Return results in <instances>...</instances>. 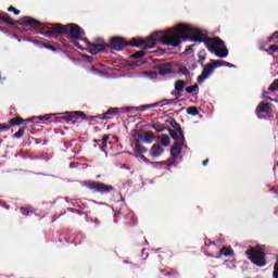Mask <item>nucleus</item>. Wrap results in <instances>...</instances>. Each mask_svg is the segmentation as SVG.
<instances>
[{
	"mask_svg": "<svg viewBox=\"0 0 278 278\" xmlns=\"http://www.w3.org/2000/svg\"><path fill=\"white\" fill-rule=\"evenodd\" d=\"M182 25L184 24L178 25L175 29L157 30L152 33L150 37L142 40L144 45L143 49L146 51L147 49H155V42H157V40L159 42H162V45H165V47H173L174 49H177L182 41Z\"/></svg>",
	"mask_w": 278,
	"mask_h": 278,
	"instance_id": "f257e3e1",
	"label": "nucleus"
},
{
	"mask_svg": "<svg viewBox=\"0 0 278 278\" xmlns=\"http://www.w3.org/2000/svg\"><path fill=\"white\" fill-rule=\"evenodd\" d=\"M182 40H190L192 42H203L210 53H215V51L225 45V41L220 38H208L203 35V31L199 28H192L190 25L182 24Z\"/></svg>",
	"mask_w": 278,
	"mask_h": 278,
	"instance_id": "f03ea898",
	"label": "nucleus"
},
{
	"mask_svg": "<svg viewBox=\"0 0 278 278\" xmlns=\"http://www.w3.org/2000/svg\"><path fill=\"white\" fill-rule=\"evenodd\" d=\"M48 38H59L60 36H67L68 40H81L85 30L77 24H54V27L49 28L45 33H41Z\"/></svg>",
	"mask_w": 278,
	"mask_h": 278,
	"instance_id": "7ed1b4c3",
	"label": "nucleus"
},
{
	"mask_svg": "<svg viewBox=\"0 0 278 278\" xmlns=\"http://www.w3.org/2000/svg\"><path fill=\"white\" fill-rule=\"evenodd\" d=\"M132 138L135 140V150L140 154L148 153L149 151L142 146V142H146V144H153V142H155V135L151 131H144L143 129L135 130Z\"/></svg>",
	"mask_w": 278,
	"mask_h": 278,
	"instance_id": "20e7f679",
	"label": "nucleus"
},
{
	"mask_svg": "<svg viewBox=\"0 0 278 278\" xmlns=\"http://www.w3.org/2000/svg\"><path fill=\"white\" fill-rule=\"evenodd\" d=\"M0 20L3 21V23H7V25H11L12 27H16V25H22V27H33V29H38V27L42 26V23H40V21L31 16H23L14 22L8 13L0 12Z\"/></svg>",
	"mask_w": 278,
	"mask_h": 278,
	"instance_id": "39448f33",
	"label": "nucleus"
},
{
	"mask_svg": "<svg viewBox=\"0 0 278 278\" xmlns=\"http://www.w3.org/2000/svg\"><path fill=\"white\" fill-rule=\"evenodd\" d=\"M245 255L254 266H257L258 268H264V266H266V252L264 249L257 247L250 248L245 251Z\"/></svg>",
	"mask_w": 278,
	"mask_h": 278,
	"instance_id": "423d86ee",
	"label": "nucleus"
},
{
	"mask_svg": "<svg viewBox=\"0 0 278 278\" xmlns=\"http://www.w3.org/2000/svg\"><path fill=\"white\" fill-rule=\"evenodd\" d=\"M83 186L92 192H100V194H110V192H115L116 188L111 185H106L103 182L94 181V180H85Z\"/></svg>",
	"mask_w": 278,
	"mask_h": 278,
	"instance_id": "0eeeda50",
	"label": "nucleus"
},
{
	"mask_svg": "<svg viewBox=\"0 0 278 278\" xmlns=\"http://www.w3.org/2000/svg\"><path fill=\"white\" fill-rule=\"evenodd\" d=\"M89 53L91 55H99V53H110L108 43L103 39H99L98 43L88 42Z\"/></svg>",
	"mask_w": 278,
	"mask_h": 278,
	"instance_id": "6e6552de",
	"label": "nucleus"
},
{
	"mask_svg": "<svg viewBox=\"0 0 278 278\" xmlns=\"http://www.w3.org/2000/svg\"><path fill=\"white\" fill-rule=\"evenodd\" d=\"M108 48L109 51H123V49H125V47H127V40H125V38L123 37H111L109 40Z\"/></svg>",
	"mask_w": 278,
	"mask_h": 278,
	"instance_id": "1a4fd4ad",
	"label": "nucleus"
},
{
	"mask_svg": "<svg viewBox=\"0 0 278 278\" xmlns=\"http://www.w3.org/2000/svg\"><path fill=\"white\" fill-rule=\"evenodd\" d=\"M79 118H86V113L84 111L66 112L65 115L61 117V121L77 125V121H79Z\"/></svg>",
	"mask_w": 278,
	"mask_h": 278,
	"instance_id": "9d476101",
	"label": "nucleus"
},
{
	"mask_svg": "<svg viewBox=\"0 0 278 278\" xmlns=\"http://www.w3.org/2000/svg\"><path fill=\"white\" fill-rule=\"evenodd\" d=\"M202 66H203L202 75L198 76V84H203L205 79H208V77L214 73V70L216 68L214 60H211L210 63Z\"/></svg>",
	"mask_w": 278,
	"mask_h": 278,
	"instance_id": "9b49d317",
	"label": "nucleus"
},
{
	"mask_svg": "<svg viewBox=\"0 0 278 278\" xmlns=\"http://www.w3.org/2000/svg\"><path fill=\"white\" fill-rule=\"evenodd\" d=\"M121 112L119 108H111L109 110H106V112H104L103 114L97 115V118H99L100 121H110V116H116V114H118Z\"/></svg>",
	"mask_w": 278,
	"mask_h": 278,
	"instance_id": "f8f14e48",
	"label": "nucleus"
},
{
	"mask_svg": "<svg viewBox=\"0 0 278 278\" xmlns=\"http://www.w3.org/2000/svg\"><path fill=\"white\" fill-rule=\"evenodd\" d=\"M164 153V149L162 144L154 143L150 150V157L156 159L160 157Z\"/></svg>",
	"mask_w": 278,
	"mask_h": 278,
	"instance_id": "ddd939ff",
	"label": "nucleus"
},
{
	"mask_svg": "<svg viewBox=\"0 0 278 278\" xmlns=\"http://www.w3.org/2000/svg\"><path fill=\"white\" fill-rule=\"evenodd\" d=\"M108 140H110V135H104L102 139H93V142H100L98 148L103 153H108Z\"/></svg>",
	"mask_w": 278,
	"mask_h": 278,
	"instance_id": "4468645a",
	"label": "nucleus"
},
{
	"mask_svg": "<svg viewBox=\"0 0 278 278\" xmlns=\"http://www.w3.org/2000/svg\"><path fill=\"white\" fill-rule=\"evenodd\" d=\"M169 125L170 127H173V129H175V131H177V134H179L182 141L186 140V137L184 136V130L181 129V125L177 123L175 118L169 121Z\"/></svg>",
	"mask_w": 278,
	"mask_h": 278,
	"instance_id": "2eb2a0df",
	"label": "nucleus"
},
{
	"mask_svg": "<svg viewBox=\"0 0 278 278\" xmlns=\"http://www.w3.org/2000/svg\"><path fill=\"white\" fill-rule=\"evenodd\" d=\"M270 112V104L269 103H260L255 110V114H268Z\"/></svg>",
	"mask_w": 278,
	"mask_h": 278,
	"instance_id": "dca6fc26",
	"label": "nucleus"
},
{
	"mask_svg": "<svg viewBox=\"0 0 278 278\" xmlns=\"http://www.w3.org/2000/svg\"><path fill=\"white\" fill-rule=\"evenodd\" d=\"M156 71H157L159 75H169V73H173L170 65H168V64L157 65Z\"/></svg>",
	"mask_w": 278,
	"mask_h": 278,
	"instance_id": "f3484780",
	"label": "nucleus"
},
{
	"mask_svg": "<svg viewBox=\"0 0 278 278\" xmlns=\"http://www.w3.org/2000/svg\"><path fill=\"white\" fill-rule=\"evenodd\" d=\"M51 118H53V114H46V115H39V116H34L30 118H27V122H31V123H38V121H51Z\"/></svg>",
	"mask_w": 278,
	"mask_h": 278,
	"instance_id": "a211bd4d",
	"label": "nucleus"
},
{
	"mask_svg": "<svg viewBox=\"0 0 278 278\" xmlns=\"http://www.w3.org/2000/svg\"><path fill=\"white\" fill-rule=\"evenodd\" d=\"M207 58V52L205 51V49H202L198 52V64H200V66H205V60Z\"/></svg>",
	"mask_w": 278,
	"mask_h": 278,
	"instance_id": "6ab92c4d",
	"label": "nucleus"
},
{
	"mask_svg": "<svg viewBox=\"0 0 278 278\" xmlns=\"http://www.w3.org/2000/svg\"><path fill=\"white\" fill-rule=\"evenodd\" d=\"M179 153H181V148H179V142L175 141L170 149V155L177 160V157H179Z\"/></svg>",
	"mask_w": 278,
	"mask_h": 278,
	"instance_id": "aec40b11",
	"label": "nucleus"
},
{
	"mask_svg": "<svg viewBox=\"0 0 278 278\" xmlns=\"http://www.w3.org/2000/svg\"><path fill=\"white\" fill-rule=\"evenodd\" d=\"M23 123H28L27 119H24L23 117L21 116H17V117H13L9 121V125L10 127H14L16 125H23Z\"/></svg>",
	"mask_w": 278,
	"mask_h": 278,
	"instance_id": "412c9836",
	"label": "nucleus"
},
{
	"mask_svg": "<svg viewBox=\"0 0 278 278\" xmlns=\"http://www.w3.org/2000/svg\"><path fill=\"white\" fill-rule=\"evenodd\" d=\"M215 64V68H220V66H228V68H235L236 65L227 62V61H220V60H213Z\"/></svg>",
	"mask_w": 278,
	"mask_h": 278,
	"instance_id": "4be33fe9",
	"label": "nucleus"
},
{
	"mask_svg": "<svg viewBox=\"0 0 278 278\" xmlns=\"http://www.w3.org/2000/svg\"><path fill=\"white\" fill-rule=\"evenodd\" d=\"M186 86H188V83L185 80H176L174 84V88L178 92H184V89L186 88Z\"/></svg>",
	"mask_w": 278,
	"mask_h": 278,
	"instance_id": "5701e85b",
	"label": "nucleus"
},
{
	"mask_svg": "<svg viewBox=\"0 0 278 278\" xmlns=\"http://www.w3.org/2000/svg\"><path fill=\"white\" fill-rule=\"evenodd\" d=\"M214 54L216 55V58H227V55H229V50L227 48H219L214 52Z\"/></svg>",
	"mask_w": 278,
	"mask_h": 278,
	"instance_id": "b1692460",
	"label": "nucleus"
},
{
	"mask_svg": "<svg viewBox=\"0 0 278 278\" xmlns=\"http://www.w3.org/2000/svg\"><path fill=\"white\" fill-rule=\"evenodd\" d=\"M144 45V41L132 38L130 41H127V47H142Z\"/></svg>",
	"mask_w": 278,
	"mask_h": 278,
	"instance_id": "393cba45",
	"label": "nucleus"
},
{
	"mask_svg": "<svg viewBox=\"0 0 278 278\" xmlns=\"http://www.w3.org/2000/svg\"><path fill=\"white\" fill-rule=\"evenodd\" d=\"M144 55H147V50H141V51H137L134 54H130V59L131 60H140V58H144Z\"/></svg>",
	"mask_w": 278,
	"mask_h": 278,
	"instance_id": "a878e982",
	"label": "nucleus"
},
{
	"mask_svg": "<svg viewBox=\"0 0 278 278\" xmlns=\"http://www.w3.org/2000/svg\"><path fill=\"white\" fill-rule=\"evenodd\" d=\"M161 147H168L170 144V137L168 135H161Z\"/></svg>",
	"mask_w": 278,
	"mask_h": 278,
	"instance_id": "bb28decb",
	"label": "nucleus"
},
{
	"mask_svg": "<svg viewBox=\"0 0 278 278\" xmlns=\"http://www.w3.org/2000/svg\"><path fill=\"white\" fill-rule=\"evenodd\" d=\"M187 114H189V116H199V109L197 106H189Z\"/></svg>",
	"mask_w": 278,
	"mask_h": 278,
	"instance_id": "cd10ccee",
	"label": "nucleus"
},
{
	"mask_svg": "<svg viewBox=\"0 0 278 278\" xmlns=\"http://www.w3.org/2000/svg\"><path fill=\"white\" fill-rule=\"evenodd\" d=\"M20 211L23 214V216H31V214H34L35 212L31 207H21Z\"/></svg>",
	"mask_w": 278,
	"mask_h": 278,
	"instance_id": "c85d7f7f",
	"label": "nucleus"
},
{
	"mask_svg": "<svg viewBox=\"0 0 278 278\" xmlns=\"http://www.w3.org/2000/svg\"><path fill=\"white\" fill-rule=\"evenodd\" d=\"M178 75H185V77H190V71L186 66H180L178 68Z\"/></svg>",
	"mask_w": 278,
	"mask_h": 278,
	"instance_id": "c756f323",
	"label": "nucleus"
},
{
	"mask_svg": "<svg viewBox=\"0 0 278 278\" xmlns=\"http://www.w3.org/2000/svg\"><path fill=\"white\" fill-rule=\"evenodd\" d=\"M157 105H160V102H155V103H152V104L140 105L139 110H140V112H144L147 110H150V108H157Z\"/></svg>",
	"mask_w": 278,
	"mask_h": 278,
	"instance_id": "7c9ffc66",
	"label": "nucleus"
},
{
	"mask_svg": "<svg viewBox=\"0 0 278 278\" xmlns=\"http://www.w3.org/2000/svg\"><path fill=\"white\" fill-rule=\"evenodd\" d=\"M220 255H224V257H229L231 256V249H228L227 247H223L219 250Z\"/></svg>",
	"mask_w": 278,
	"mask_h": 278,
	"instance_id": "2f4dec72",
	"label": "nucleus"
},
{
	"mask_svg": "<svg viewBox=\"0 0 278 278\" xmlns=\"http://www.w3.org/2000/svg\"><path fill=\"white\" fill-rule=\"evenodd\" d=\"M152 128L155 129V131L159 134H162V131L166 129V127H164L162 124H152Z\"/></svg>",
	"mask_w": 278,
	"mask_h": 278,
	"instance_id": "473e14b6",
	"label": "nucleus"
},
{
	"mask_svg": "<svg viewBox=\"0 0 278 278\" xmlns=\"http://www.w3.org/2000/svg\"><path fill=\"white\" fill-rule=\"evenodd\" d=\"M268 90L270 92H277L278 91V79H275L273 84L268 87Z\"/></svg>",
	"mask_w": 278,
	"mask_h": 278,
	"instance_id": "72a5a7b5",
	"label": "nucleus"
},
{
	"mask_svg": "<svg viewBox=\"0 0 278 278\" xmlns=\"http://www.w3.org/2000/svg\"><path fill=\"white\" fill-rule=\"evenodd\" d=\"M23 136H25V127L20 128L18 131L13 135V138H16L18 140Z\"/></svg>",
	"mask_w": 278,
	"mask_h": 278,
	"instance_id": "f704fd0d",
	"label": "nucleus"
},
{
	"mask_svg": "<svg viewBox=\"0 0 278 278\" xmlns=\"http://www.w3.org/2000/svg\"><path fill=\"white\" fill-rule=\"evenodd\" d=\"M195 90H199V85L197 84L186 88V92H188V94H192V92H194Z\"/></svg>",
	"mask_w": 278,
	"mask_h": 278,
	"instance_id": "c9c22d12",
	"label": "nucleus"
},
{
	"mask_svg": "<svg viewBox=\"0 0 278 278\" xmlns=\"http://www.w3.org/2000/svg\"><path fill=\"white\" fill-rule=\"evenodd\" d=\"M126 112H130V114H134V112H140V106H128L125 109Z\"/></svg>",
	"mask_w": 278,
	"mask_h": 278,
	"instance_id": "e433bc0d",
	"label": "nucleus"
},
{
	"mask_svg": "<svg viewBox=\"0 0 278 278\" xmlns=\"http://www.w3.org/2000/svg\"><path fill=\"white\" fill-rule=\"evenodd\" d=\"M42 47H45V49H49V51H58V48H55V46H51V43L43 42Z\"/></svg>",
	"mask_w": 278,
	"mask_h": 278,
	"instance_id": "4c0bfd02",
	"label": "nucleus"
},
{
	"mask_svg": "<svg viewBox=\"0 0 278 278\" xmlns=\"http://www.w3.org/2000/svg\"><path fill=\"white\" fill-rule=\"evenodd\" d=\"M169 136L173 138V140H178L179 139V134L173 129H168Z\"/></svg>",
	"mask_w": 278,
	"mask_h": 278,
	"instance_id": "58836bf2",
	"label": "nucleus"
},
{
	"mask_svg": "<svg viewBox=\"0 0 278 278\" xmlns=\"http://www.w3.org/2000/svg\"><path fill=\"white\" fill-rule=\"evenodd\" d=\"M172 97H176V101L178 99H181V97H184V94H181V91H177V89H175L174 91H172Z\"/></svg>",
	"mask_w": 278,
	"mask_h": 278,
	"instance_id": "ea45409f",
	"label": "nucleus"
},
{
	"mask_svg": "<svg viewBox=\"0 0 278 278\" xmlns=\"http://www.w3.org/2000/svg\"><path fill=\"white\" fill-rule=\"evenodd\" d=\"M8 12H13L15 14V16H18V14H21V10H17L13 5L8 8Z\"/></svg>",
	"mask_w": 278,
	"mask_h": 278,
	"instance_id": "a19ab883",
	"label": "nucleus"
},
{
	"mask_svg": "<svg viewBox=\"0 0 278 278\" xmlns=\"http://www.w3.org/2000/svg\"><path fill=\"white\" fill-rule=\"evenodd\" d=\"M175 162H177V159L172 156V159L165 161V165L166 166H173V164H175Z\"/></svg>",
	"mask_w": 278,
	"mask_h": 278,
	"instance_id": "79ce46f5",
	"label": "nucleus"
},
{
	"mask_svg": "<svg viewBox=\"0 0 278 278\" xmlns=\"http://www.w3.org/2000/svg\"><path fill=\"white\" fill-rule=\"evenodd\" d=\"M268 51H273V53H278V45L269 46Z\"/></svg>",
	"mask_w": 278,
	"mask_h": 278,
	"instance_id": "37998d69",
	"label": "nucleus"
},
{
	"mask_svg": "<svg viewBox=\"0 0 278 278\" xmlns=\"http://www.w3.org/2000/svg\"><path fill=\"white\" fill-rule=\"evenodd\" d=\"M128 216L129 218H131L132 222H126V225H130L131 227H134V225H136V220H134V214L129 213Z\"/></svg>",
	"mask_w": 278,
	"mask_h": 278,
	"instance_id": "c03bdc74",
	"label": "nucleus"
},
{
	"mask_svg": "<svg viewBox=\"0 0 278 278\" xmlns=\"http://www.w3.org/2000/svg\"><path fill=\"white\" fill-rule=\"evenodd\" d=\"M94 118H99V117H97V115L87 117V115H86V118H81V121H89V123H92V121H94Z\"/></svg>",
	"mask_w": 278,
	"mask_h": 278,
	"instance_id": "a18cd8bd",
	"label": "nucleus"
},
{
	"mask_svg": "<svg viewBox=\"0 0 278 278\" xmlns=\"http://www.w3.org/2000/svg\"><path fill=\"white\" fill-rule=\"evenodd\" d=\"M10 124L8 125V124H0V129H3V130H5V131H8L9 129H10Z\"/></svg>",
	"mask_w": 278,
	"mask_h": 278,
	"instance_id": "49530a36",
	"label": "nucleus"
},
{
	"mask_svg": "<svg viewBox=\"0 0 278 278\" xmlns=\"http://www.w3.org/2000/svg\"><path fill=\"white\" fill-rule=\"evenodd\" d=\"M118 216H123V210H119L115 213V223H116V218H118Z\"/></svg>",
	"mask_w": 278,
	"mask_h": 278,
	"instance_id": "de8ad7c7",
	"label": "nucleus"
},
{
	"mask_svg": "<svg viewBox=\"0 0 278 278\" xmlns=\"http://www.w3.org/2000/svg\"><path fill=\"white\" fill-rule=\"evenodd\" d=\"M74 46H75L77 49H80V50L84 49V48H81V43H79L78 41H74Z\"/></svg>",
	"mask_w": 278,
	"mask_h": 278,
	"instance_id": "09e8293b",
	"label": "nucleus"
},
{
	"mask_svg": "<svg viewBox=\"0 0 278 278\" xmlns=\"http://www.w3.org/2000/svg\"><path fill=\"white\" fill-rule=\"evenodd\" d=\"M194 48V45H190L186 48V53H188V51H192V49Z\"/></svg>",
	"mask_w": 278,
	"mask_h": 278,
	"instance_id": "8fccbe9b",
	"label": "nucleus"
},
{
	"mask_svg": "<svg viewBox=\"0 0 278 278\" xmlns=\"http://www.w3.org/2000/svg\"><path fill=\"white\" fill-rule=\"evenodd\" d=\"M159 257H161V260H165L166 258V252H161L159 254Z\"/></svg>",
	"mask_w": 278,
	"mask_h": 278,
	"instance_id": "3c124183",
	"label": "nucleus"
},
{
	"mask_svg": "<svg viewBox=\"0 0 278 278\" xmlns=\"http://www.w3.org/2000/svg\"><path fill=\"white\" fill-rule=\"evenodd\" d=\"M264 99H267L268 101H273V98L270 96H266V91L263 92Z\"/></svg>",
	"mask_w": 278,
	"mask_h": 278,
	"instance_id": "603ef678",
	"label": "nucleus"
},
{
	"mask_svg": "<svg viewBox=\"0 0 278 278\" xmlns=\"http://www.w3.org/2000/svg\"><path fill=\"white\" fill-rule=\"evenodd\" d=\"M207 242H208V244H213V247H216V244L214 242H212L207 239H205V241H204L205 247H207Z\"/></svg>",
	"mask_w": 278,
	"mask_h": 278,
	"instance_id": "864d4df0",
	"label": "nucleus"
},
{
	"mask_svg": "<svg viewBox=\"0 0 278 278\" xmlns=\"http://www.w3.org/2000/svg\"><path fill=\"white\" fill-rule=\"evenodd\" d=\"M166 103H177V99L164 100Z\"/></svg>",
	"mask_w": 278,
	"mask_h": 278,
	"instance_id": "5fc2aeb1",
	"label": "nucleus"
},
{
	"mask_svg": "<svg viewBox=\"0 0 278 278\" xmlns=\"http://www.w3.org/2000/svg\"><path fill=\"white\" fill-rule=\"evenodd\" d=\"M198 64L197 63H193V64H191V66H190V68H191V71H195V68H198Z\"/></svg>",
	"mask_w": 278,
	"mask_h": 278,
	"instance_id": "6e6d98bb",
	"label": "nucleus"
},
{
	"mask_svg": "<svg viewBox=\"0 0 278 278\" xmlns=\"http://www.w3.org/2000/svg\"><path fill=\"white\" fill-rule=\"evenodd\" d=\"M271 38H274V40H277V39H278V31H275V33L271 35Z\"/></svg>",
	"mask_w": 278,
	"mask_h": 278,
	"instance_id": "4d7b16f0",
	"label": "nucleus"
},
{
	"mask_svg": "<svg viewBox=\"0 0 278 278\" xmlns=\"http://www.w3.org/2000/svg\"><path fill=\"white\" fill-rule=\"evenodd\" d=\"M260 51H265L266 53H268V49L264 48V46L260 47Z\"/></svg>",
	"mask_w": 278,
	"mask_h": 278,
	"instance_id": "13d9d810",
	"label": "nucleus"
},
{
	"mask_svg": "<svg viewBox=\"0 0 278 278\" xmlns=\"http://www.w3.org/2000/svg\"><path fill=\"white\" fill-rule=\"evenodd\" d=\"M208 162H210V160L206 159V160H204V161L202 162V165L207 166Z\"/></svg>",
	"mask_w": 278,
	"mask_h": 278,
	"instance_id": "bf43d9fd",
	"label": "nucleus"
},
{
	"mask_svg": "<svg viewBox=\"0 0 278 278\" xmlns=\"http://www.w3.org/2000/svg\"><path fill=\"white\" fill-rule=\"evenodd\" d=\"M164 275H165V277H173V273H170V271H167Z\"/></svg>",
	"mask_w": 278,
	"mask_h": 278,
	"instance_id": "052dcab7",
	"label": "nucleus"
},
{
	"mask_svg": "<svg viewBox=\"0 0 278 278\" xmlns=\"http://www.w3.org/2000/svg\"><path fill=\"white\" fill-rule=\"evenodd\" d=\"M273 40H275V38H273V36L268 37L267 42H273Z\"/></svg>",
	"mask_w": 278,
	"mask_h": 278,
	"instance_id": "680f3d73",
	"label": "nucleus"
},
{
	"mask_svg": "<svg viewBox=\"0 0 278 278\" xmlns=\"http://www.w3.org/2000/svg\"><path fill=\"white\" fill-rule=\"evenodd\" d=\"M156 164H159V165H162V164L166 165V161L156 162Z\"/></svg>",
	"mask_w": 278,
	"mask_h": 278,
	"instance_id": "e2e57ef3",
	"label": "nucleus"
},
{
	"mask_svg": "<svg viewBox=\"0 0 278 278\" xmlns=\"http://www.w3.org/2000/svg\"><path fill=\"white\" fill-rule=\"evenodd\" d=\"M141 160H143L144 162H147V156L141 155Z\"/></svg>",
	"mask_w": 278,
	"mask_h": 278,
	"instance_id": "0e129e2a",
	"label": "nucleus"
},
{
	"mask_svg": "<svg viewBox=\"0 0 278 278\" xmlns=\"http://www.w3.org/2000/svg\"><path fill=\"white\" fill-rule=\"evenodd\" d=\"M96 179H101V175H97V176H96Z\"/></svg>",
	"mask_w": 278,
	"mask_h": 278,
	"instance_id": "69168bd1",
	"label": "nucleus"
},
{
	"mask_svg": "<svg viewBox=\"0 0 278 278\" xmlns=\"http://www.w3.org/2000/svg\"><path fill=\"white\" fill-rule=\"evenodd\" d=\"M84 40V42H87V45H88V42H90V41H88V39H83Z\"/></svg>",
	"mask_w": 278,
	"mask_h": 278,
	"instance_id": "338daca9",
	"label": "nucleus"
},
{
	"mask_svg": "<svg viewBox=\"0 0 278 278\" xmlns=\"http://www.w3.org/2000/svg\"><path fill=\"white\" fill-rule=\"evenodd\" d=\"M87 58H88V60H93V58H92V56H88V55H87Z\"/></svg>",
	"mask_w": 278,
	"mask_h": 278,
	"instance_id": "774afa93",
	"label": "nucleus"
}]
</instances>
